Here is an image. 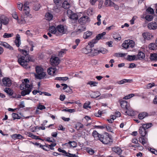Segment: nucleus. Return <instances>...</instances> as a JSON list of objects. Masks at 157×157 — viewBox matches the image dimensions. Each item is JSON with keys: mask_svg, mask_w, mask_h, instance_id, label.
Masks as SVG:
<instances>
[{"mask_svg": "<svg viewBox=\"0 0 157 157\" xmlns=\"http://www.w3.org/2000/svg\"><path fill=\"white\" fill-rule=\"evenodd\" d=\"M66 156H67L68 157H78L75 154H72L70 153H67V155H66Z\"/></svg>", "mask_w": 157, "mask_h": 157, "instance_id": "61", "label": "nucleus"}, {"mask_svg": "<svg viewBox=\"0 0 157 157\" xmlns=\"http://www.w3.org/2000/svg\"><path fill=\"white\" fill-rule=\"evenodd\" d=\"M87 152L90 155H93L94 154V151L92 149L90 148L87 149Z\"/></svg>", "mask_w": 157, "mask_h": 157, "instance_id": "58", "label": "nucleus"}, {"mask_svg": "<svg viewBox=\"0 0 157 157\" xmlns=\"http://www.w3.org/2000/svg\"><path fill=\"white\" fill-rule=\"evenodd\" d=\"M137 18V17L136 16H134L132 19L130 21V22L131 24L132 25H133L134 24V21L135 19H136Z\"/></svg>", "mask_w": 157, "mask_h": 157, "instance_id": "64", "label": "nucleus"}, {"mask_svg": "<svg viewBox=\"0 0 157 157\" xmlns=\"http://www.w3.org/2000/svg\"><path fill=\"white\" fill-rule=\"evenodd\" d=\"M132 79H124L119 81L118 82V83L119 84H122L127 82L131 83L132 82Z\"/></svg>", "mask_w": 157, "mask_h": 157, "instance_id": "26", "label": "nucleus"}, {"mask_svg": "<svg viewBox=\"0 0 157 157\" xmlns=\"http://www.w3.org/2000/svg\"><path fill=\"white\" fill-rule=\"evenodd\" d=\"M135 45L134 41L132 40H126L122 44V46L125 49L128 48H133Z\"/></svg>", "mask_w": 157, "mask_h": 157, "instance_id": "6", "label": "nucleus"}, {"mask_svg": "<svg viewBox=\"0 0 157 157\" xmlns=\"http://www.w3.org/2000/svg\"><path fill=\"white\" fill-rule=\"evenodd\" d=\"M90 104V101H88L87 102L85 103L83 105V108L84 109H86L88 108H90V107L89 105Z\"/></svg>", "mask_w": 157, "mask_h": 157, "instance_id": "50", "label": "nucleus"}, {"mask_svg": "<svg viewBox=\"0 0 157 157\" xmlns=\"http://www.w3.org/2000/svg\"><path fill=\"white\" fill-rule=\"evenodd\" d=\"M11 137L12 138L14 139H20L22 137L20 134H14L11 135Z\"/></svg>", "mask_w": 157, "mask_h": 157, "instance_id": "37", "label": "nucleus"}, {"mask_svg": "<svg viewBox=\"0 0 157 157\" xmlns=\"http://www.w3.org/2000/svg\"><path fill=\"white\" fill-rule=\"evenodd\" d=\"M19 50L24 55L21 56L18 59V63L23 67L25 68H28L30 67L28 64L27 61V51L24 49H19Z\"/></svg>", "mask_w": 157, "mask_h": 157, "instance_id": "3", "label": "nucleus"}, {"mask_svg": "<svg viewBox=\"0 0 157 157\" xmlns=\"http://www.w3.org/2000/svg\"><path fill=\"white\" fill-rule=\"evenodd\" d=\"M12 116L14 120L19 119L20 118V116H19L18 114L16 113H13L12 114Z\"/></svg>", "mask_w": 157, "mask_h": 157, "instance_id": "52", "label": "nucleus"}, {"mask_svg": "<svg viewBox=\"0 0 157 157\" xmlns=\"http://www.w3.org/2000/svg\"><path fill=\"white\" fill-rule=\"evenodd\" d=\"M36 70L37 74L35 75L36 77L38 79H42L45 76L46 74L43 71V69L40 67L37 66L36 67Z\"/></svg>", "mask_w": 157, "mask_h": 157, "instance_id": "5", "label": "nucleus"}, {"mask_svg": "<svg viewBox=\"0 0 157 157\" xmlns=\"http://www.w3.org/2000/svg\"><path fill=\"white\" fill-rule=\"evenodd\" d=\"M126 59L129 61L137 60V59H136V56L134 55L133 56L128 55Z\"/></svg>", "mask_w": 157, "mask_h": 157, "instance_id": "29", "label": "nucleus"}, {"mask_svg": "<svg viewBox=\"0 0 157 157\" xmlns=\"http://www.w3.org/2000/svg\"><path fill=\"white\" fill-rule=\"evenodd\" d=\"M154 13V10H146V16L145 18L147 21H151L153 18V16L152 15H149L148 14H153Z\"/></svg>", "mask_w": 157, "mask_h": 157, "instance_id": "10", "label": "nucleus"}, {"mask_svg": "<svg viewBox=\"0 0 157 157\" xmlns=\"http://www.w3.org/2000/svg\"><path fill=\"white\" fill-rule=\"evenodd\" d=\"M12 17L13 18L17 20V21L18 20V16L17 13L15 12H14L12 14Z\"/></svg>", "mask_w": 157, "mask_h": 157, "instance_id": "57", "label": "nucleus"}, {"mask_svg": "<svg viewBox=\"0 0 157 157\" xmlns=\"http://www.w3.org/2000/svg\"><path fill=\"white\" fill-rule=\"evenodd\" d=\"M145 40H149L153 37V36L151 33L148 32H145L143 33L142 35Z\"/></svg>", "mask_w": 157, "mask_h": 157, "instance_id": "13", "label": "nucleus"}, {"mask_svg": "<svg viewBox=\"0 0 157 157\" xmlns=\"http://www.w3.org/2000/svg\"><path fill=\"white\" fill-rule=\"evenodd\" d=\"M62 6L65 9H68L72 8L74 6L73 3L72 1H65L63 3Z\"/></svg>", "mask_w": 157, "mask_h": 157, "instance_id": "8", "label": "nucleus"}, {"mask_svg": "<svg viewBox=\"0 0 157 157\" xmlns=\"http://www.w3.org/2000/svg\"><path fill=\"white\" fill-rule=\"evenodd\" d=\"M1 43H0V45H2L4 47L8 48L10 50H13V48L10 46L9 44H8L6 42H1Z\"/></svg>", "mask_w": 157, "mask_h": 157, "instance_id": "23", "label": "nucleus"}, {"mask_svg": "<svg viewBox=\"0 0 157 157\" xmlns=\"http://www.w3.org/2000/svg\"><path fill=\"white\" fill-rule=\"evenodd\" d=\"M148 116V113L146 112H143L139 113L138 115V117L140 119H142Z\"/></svg>", "mask_w": 157, "mask_h": 157, "instance_id": "25", "label": "nucleus"}, {"mask_svg": "<svg viewBox=\"0 0 157 157\" xmlns=\"http://www.w3.org/2000/svg\"><path fill=\"white\" fill-rule=\"evenodd\" d=\"M13 36V33H4L3 36L4 38H8Z\"/></svg>", "mask_w": 157, "mask_h": 157, "instance_id": "41", "label": "nucleus"}, {"mask_svg": "<svg viewBox=\"0 0 157 157\" xmlns=\"http://www.w3.org/2000/svg\"><path fill=\"white\" fill-rule=\"evenodd\" d=\"M150 59L153 60H157V54L156 53L151 54L150 55Z\"/></svg>", "mask_w": 157, "mask_h": 157, "instance_id": "42", "label": "nucleus"}, {"mask_svg": "<svg viewBox=\"0 0 157 157\" xmlns=\"http://www.w3.org/2000/svg\"><path fill=\"white\" fill-rule=\"evenodd\" d=\"M17 6L19 10H22L23 7V4L21 2H19L18 3Z\"/></svg>", "mask_w": 157, "mask_h": 157, "instance_id": "62", "label": "nucleus"}, {"mask_svg": "<svg viewBox=\"0 0 157 157\" xmlns=\"http://www.w3.org/2000/svg\"><path fill=\"white\" fill-rule=\"evenodd\" d=\"M56 68L54 67L53 68L50 67V75L54 76L56 75Z\"/></svg>", "mask_w": 157, "mask_h": 157, "instance_id": "32", "label": "nucleus"}, {"mask_svg": "<svg viewBox=\"0 0 157 157\" xmlns=\"http://www.w3.org/2000/svg\"><path fill=\"white\" fill-rule=\"evenodd\" d=\"M134 96V94H129L125 96V97H124L123 98V99H129L131 98L132 97H133Z\"/></svg>", "mask_w": 157, "mask_h": 157, "instance_id": "51", "label": "nucleus"}, {"mask_svg": "<svg viewBox=\"0 0 157 157\" xmlns=\"http://www.w3.org/2000/svg\"><path fill=\"white\" fill-rule=\"evenodd\" d=\"M149 48L151 50H154L157 48V46L155 43H151L149 44Z\"/></svg>", "mask_w": 157, "mask_h": 157, "instance_id": "36", "label": "nucleus"}, {"mask_svg": "<svg viewBox=\"0 0 157 157\" xmlns=\"http://www.w3.org/2000/svg\"><path fill=\"white\" fill-rule=\"evenodd\" d=\"M60 62V60L59 58L56 56H52L50 59V63L53 67L58 65Z\"/></svg>", "mask_w": 157, "mask_h": 157, "instance_id": "7", "label": "nucleus"}, {"mask_svg": "<svg viewBox=\"0 0 157 157\" xmlns=\"http://www.w3.org/2000/svg\"><path fill=\"white\" fill-rule=\"evenodd\" d=\"M67 14L68 17L71 19L73 20H77L78 19L77 15L73 12L72 10H67Z\"/></svg>", "mask_w": 157, "mask_h": 157, "instance_id": "9", "label": "nucleus"}, {"mask_svg": "<svg viewBox=\"0 0 157 157\" xmlns=\"http://www.w3.org/2000/svg\"><path fill=\"white\" fill-rule=\"evenodd\" d=\"M58 150L59 152L63 153V154L62 155L64 156H66V155H67V153L65 150L62 149H61L59 148L58 149Z\"/></svg>", "mask_w": 157, "mask_h": 157, "instance_id": "49", "label": "nucleus"}, {"mask_svg": "<svg viewBox=\"0 0 157 157\" xmlns=\"http://www.w3.org/2000/svg\"><path fill=\"white\" fill-rule=\"evenodd\" d=\"M92 35V33L90 32H87L84 33L83 35V37L85 39L88 38Z\"/></svg>", "mask_w": 157, "mask_h": 157, "instance_id": "31", "label": "nucleus"}, {"mask_svg": "<svg viewBox=\"0 0 157 157\" xmlns=\"http://www.w3.org/2000/svg\"><path fill=\"white\" fill-rule=\"evenodd\" d=\"M17 21L20 24H24L26 22L25 21V20L24 18L23 17L21 18L20 20H18Z\"/></svg>", "mask_w": 157, "mask_h": 157, "instance_id": "60", "label": "nucleus"}, {"mask_svg": "<svg viewBox=\"0 0 157 157\" xmlns=\"http://www.w3.org/2000/svg\"><path fill=\"white\" fill-rule=\"evenodd\" d=\"M127 53H116L115 56L117 57H123L126 56Z\"/></svg>", "mask_w": 157, "mask_h": 157, "instance_id": "48", "label": "nucleus"}, {"mask_svg": "<svg viewBox=\"0 0 157 157\" xmlns=\"http://www.w3.org/2000/svg\"><path fill=\"white\" fill-rule=\"evenodd\" d=\"M100 136V140L103 144H111L113 142L112 137L107 133L102 134Z\"/></svg>", "mask_w": 157, "mask_h": 157, "instance_id": "4", "label": "nucleus"}, {"mask_svg": "<svg viewBox=\"0 0 157 157\" xmlns=\"http://www.w3.org/2000/svg\"><path fill=\"white\" fill-rule=\"evenodd\" d=\"M29 136L30 137L32 138L33 139H40H40L38 138V136H35L33 135L32 133H29Z\"/></svg>", "mask_w": 157, "mask_h": 157, "instance_id": "54", "label": "nucleus"}, {"mask_svg": "<svg viewBox=\"0 0 157 157\" xmlns=\"http://www.w3.org/2000/svg\"><path fill=\"white\" fill-rule=\"evenodd\" d=\"M52 143L50 144V149L51 150H53L54 149L53 147H55L56 145V144L55 142H53L52 140H50V143Z\"/></svg>", "mask_w": 157, "mask_h": 157, "instance_id": "44", "label": "nucleus"}, {"mask_svg": "<svg viewBox=\"0 0 157 157\" xmlns=\"http://www.w3.org/2000/svg\"><path fill=\"white\" fill-rule=\"evenodd\" d=\"M105 5L107 6H112L114 4L113 2L110 0H105Z\"/></svg>", "mask_w": 157, "mask_h": 157, "instance_id": "33", "label": "nucleus"}, {"mask_svg": "<svg viewBox=\"0 0 157 157\" xmlns=\"http://www.w3.org/2000/svg\"><path fill=\"white\" fill-rule=\"evenodd\" d=\"M69 78L67 77H56L55 78V79L59 81H66Z\"/></svg>", "mask_w": 157, "mask_h": 157, "instance_id": "46", "label": "nucleus"}, {"mask_svg": "<svg viewBox=\"0 0 157 157\" xmlns=\"http://www.w3.org/2000/svg\"><path fill=\"white\" fill-rule=\"evenodd\" d=\"M155 86V84L154 83H149L147 85V89H149L152 88L153 86Z\"/></svg>", "mask_w": 157, "mask_h": 157, "instance_id": "56", "label": "nucleus"}, {"mask_svg": "<svg viewBox=\"0 0 157 157\" xmlns=\"http://www.w3.org/2000/svg\"><path fill=\"white\" fill-rule=\"evenodd\" d=\"M0 20L2 24L3 25H7L8 24L9 21V19L4 15L2 16Z\"/></svg>", "mask_w": 157, "mask_h": 157, "instance_id": "15", "label": "nucleus"}, {"mask_svg": "<svg viewBox=\"0 0 157 157\" xmlns=\"http://www.w3.org/2000/svg\"><path fill=\"white\" fill-rule=\"evenodd\" d=\"M98 51L99 53H101L102 54H105L107 52V50L103 48H101Z\"/></svg>", "mask_w": 157, "mask_h": 157, "instance_id": "53", "label": "nucleus"}, {"mask_svg": "<svg viewBox=\"0 0 157 157\" xmlns=\"http://www.w3.org/2000/svg\"><path fill=\"white\" fill-rule=\"evenodd\" d=\"M103 3V1L102 0L99 1L98 8L99 9L101 8L102 5Z\"/></svg>", "mask_w": 157, "mask_h": 157, "instance_id": "63", "label": "nucleus"}, {"mask_svg": "<svg viewBox=\"0 0 157 157\" xmlns=\"http://www.w3.org/2000/svg\"><path fill=\"white\" fill-rule=\"evenodd\" d=\"M79 23L82 25L86 24L90 21V18L87 16H84L78 20Z\"/></svg>", "mask_w": 157, "mask_h": 157, "instance_id": "11", "label": "nucleus"}, {"mask_svg": "<svg viewBox=\"0 0 157 157\" xmlns=\"http://www.w3.org/2000/svg\"><path fill=\"white\" fill-rule=\"evenodd\" d=\"M120 104L121 107L124 109H128L129 106V104L125 100H122L120 102Z\"/></svg>", "mask_w": 157, "mask_h": 157, "instance_id": "17", "label": "nucleus"}, {"mask_svg": "<svg viewBox=\"0 0 157 157\" xmlns=\"http://www.w3.org/2000/svg\"><path fill=\"white\" fill-rule=\"evenodd\" d=\"M152 126V124L151 123L143 124L142 125V127L144 128L146 130L151 127Z\"/></svg>", "mask_w": 157, "mask_h": 157, "instance_id": "34", "label": "nucleus"}, {"mask_svg": "<svg viewBox=\"0 0 157 157\" xmlns=\"http://www.w3.org/2000/svg\"><path fill=\"white\" fill-rule=\"evenodd\" d=\"M4 91L10 96L12 95L13 94L12 90L10 88H6L4 89Z\"/></svg>", "mask_w": 157, "mask_h": 157, "instance_id": "38", "label": "nucleus"}, {"mask_svg": "<svg viewBox=\"0 0 157 157\" xmlns=\"http://www.w3.org/2000/svg\"><path fill=\"white\" fill-rule=\"evenodd\" d=\"M2 83L4 85L9 87L11 85V81L10 79L8 78H4L2 80Z\"/></svg>", "mask_w": 157, "mask_h": 157, "instance_id": "12", "label": "nucleus"}, {"mask_svg": "<svg viewBox=\"0 0 157 157\" xmlns=\"http://www.w3.org/2000/svg\"><path fill=\"white\" fill-rule=\"evenodd\" d=\"M112 150L118 155H120L122 152V150L121 148L118 147H113Z\"/></svg>", "mask_w": 157, "mask_h": 157, "instance_id": "21", "label": "nucleus"}, {"mask_svg": "<svg viewBox=\"0 0 157 157\" xmlns=\"http://www.w3.org/2000/svg\"><path fill=\"white\" fill-rule=\"evenodd\" d=\"M29 2H25L24 5H23V7L24 8L23 10H27V9H29Z\"/></svg>", "mask_w": 157, "mask_h": 157, "instance_id": "35", "label": "nucleus"}, {"mask_svg": "<svg viewBox=\"0 0 157 157\" xmlns=\"http://www.w3.org/2000/svg\"><path fill=\"white\" fill-rule=\"evenodd\" d=\"M50 32L53 34H55L57 32V30L56 27L54 26L50 27Z\"/></svg>", "mask_w": 157, "mask_h": 157, "instance_id": "40", "label": "nucleus"}, {"mask_svg": "<svg viewBox=\"0 0 157 157\" xmlns=\"http://www.w3.org/2000/svg\"><path fill=\"white\" fill-rule=\"evenodd\" d=\"M101 95L100 92L98 91L94 92L92 95V98H96L99 97Z\"/></svg>", "mask_w": 157, "mask_h": 157, "instance_id": "39", "label": "nucleus"}, {"mask_svg": "<svg viewBox=\"0 0 157 157\" xmlns=\"http://www.w3.org/2000/svg\"><path fill=\"white\" fill-rule=\"evenodd\" d=\"M20 38V35L19 34H17L16 35V40H15V43L17 47H19L21 44Z\"/></svg>", "mask_w": 157, "mask_h": 157, "instance_id": "22", "label": "nucleus"}, {"mask_svg": "<svg viewBox=\"0 0 157 157\" xmlns=\"http://www.w3.org/2000/svg\"><path fill=\"white\" fill-rule=\"evenodd\" d=\"M147 27L150 29H157V24L155 22L149 23L147 25Z\"/></svg>", "mask_w": 157, "mask_h": 157, "instance_id": "16", "label": "nucleus"}, {"mask_svg": "<svg viewBox=\"0 0 157 157\" xmlns=\"http://www.w3.org/2000/svg\"><path fill=\"white\" fill-rule=\"evenodd\" d=\"M106 33L103 32L101 33L98 35L96 36V38L93 40L91 41L88 43V45L86 48H83L82 49V52L85 54L90 53L91 52V48L94 47V44L96 43L98 40L101 39L103 36L105 35Z\"/></svg>", "mask_w": 157, "mask_h": 157, "instance_id": "1", "label": "nucleus"}, {"mask_svg": "<svg viewBox=\"0 0 157 157\" xmlns=\"http://www.w3.org/2000/svg\"><path fill=\"white\" fill-rule=\"evenodd\" d=\"M139 141L144 145L147 142V139L146 138H144V137L141 136L140 137Z\"/></svg>", "mask_w": 157, "mask_h": 157, "instance_id": "24", "label": "nucleus"}, {"mask_svg": "<svg viewBox=\"0 0 157 157\" xmlns=\"http://www.w3.org/2000/svg\"><path fill=\"white\" fill-rule=\"evenodd\" d=\"M127 110L125 111V113L126 114H127L129 116H134L135 113L134 111L132 109H127Z\"/></svg>", "mask_w": 157, "mask_h": 157, "instance_id": "27", "label": "nucleus"}, {"mask_svg": "<svg viewBox=\"0 0 157 157\" xmlns=\"http://www.w3.org/2000/svg\"><path fill=\"white\" fill-rule=\"evenodd\" d=\"M27 61L28 62L29 61L34 62V59L33 58L32 56L30 57L28 54V52H27Z\"/></svg>", "mask_w": 157, "mask_h": 157, "instance_id": "55", "label": "nucleus"}, {"mask_svg": "<svg viewBox=\"0 0 157 157\" xmlns=\"http://www.w3.org/2000/svg\"><path fill=\"white\" fill-rule=\"evenodd\" d=\"M90 54L93 56H96L99 54V51L94 49H91Z\"/></svg>", "mask_w": 157, "mask_h": 157, "instance_id": "30", "label": "nucleus"}, {"mask_svg": "<svg viewBox=\"0 0 157 157\" xmlns=\"http://www.w3.org/2000/svg\"><path fill=\"white\" fill-rule=\"evenodd\" d=\"M147 132V130H146L142 127H140L139 129V132L142 137H144L145 136H146Z\"/></svg>", "mask_w": 157, "mask_h": 157, "instance_id": "14", "label": "nucleus"}, {"mask_svg": "<svg viewBox=\"0 0 157 157\" xmlns=\"http://www.w3.org/2000/svg\"><path fill=\"white\" fill-rule=\"evenodd\" d=\"M102 134H99L97 131L94 130L92 132V136L96 140H99Z\"/></svg>", "mask_w": 157, "mask_h": 157, "instance_id": "20", "label": "nucleus"}, {"mask_svg": "<svg viewBox=\"0 0 157 157\" xmlns=\"http://www.w3.org/2000/svg\"><path fill=\"white\" fill-rule=\"evenodd\" d=\"M86 28V27L85 26L79 25L78 27V29L76 30V32L80 33L82 31H85Z\"/></svg>", "mask_w": 157, "mask_h": 157, "instance_id": "28", "label": "nucleus"}, {"mask_svg": "<svg viewBox=\"0 0 157 157\" xmlns=\"http://www.w3.org/2000/svg\"><path fill=\"white\" fill-rule=\"evenodd\" d=\"M62 111L68 112L70 113H72L75 112V110L74 109H68L67 108H66L65 109L62 110Z\"/></svg>", "mask_w": 157, "mask_h": 157, "instance_id": "47", "label": "nucleus"}, {"mask_svg": "<svg viewBox=\"0 0 157 157\" xmlns=\"http://www.w3.org/2000/svg\"><path fill=\"white\" fill-rule=\"evenodd\" d=\"M57 30L58 32L61 34V35L65 33V28L62 25H59L57 27Z\"/></svg>", "mask_w": 157, "mask_h": 157, "instance_id": "18", "label": "nucleus"}, {"mask_svg": "<svg viewBox=\"0 0 157 157\" xmlns=\"http://www.w3.org/2000/svg\"><path fill=\"white\" fill-rule=\"evenodd\" d=\"M136 56V59L141 60L144 59L145 57V55L144 53L142 52H140L138 53Z\"/></svg>", "mask_w": 157, "mask_h": 157, "instance_id": "19", "label": "nucleus"}, {"mask_svg": "<svg viewBox=\"0 0 157 157\" xmlns=\"http://www.w3.org/2000/svg\"><path fill=\"white\" fill-rule=\"evenodd\" d=\"M106 128L107 130L110 132H112V128L111 127L109 126L104 125V128Z\"/></svg>", "mask_w": 157, "mask_h": 157, "instance_id": "59", "label": "nucleus"}, {"mask_svg": "<svg viewBox=\"0 0 157 157\" xmlns=\"http://www.w3.org/2000/svg\"><path fill=\"white\" fill-rule=\"evenodd\" d=\"M68 144L70 145L71 147H75L77 146V143L75 141H69Z\"/></svg>", "mask_w": 157, "mask_h": 157, "instance_id": "45", "label": "nucleus"}, {"mask_svg": "<svg viewBox=\"0 0 157 157\" xmlns=\"http://www.w3.org/2000/svg\"><path fill=\"white\" fill-rule=\"evenodd\" d=\"M87 84L90 85L91 86H97L98 82L95 81H90L88 82L87 83Z\"/></svg>", "mask_w": 157, "mask_h": 157, "instance_id": "43", "label": "nucleus"}, {"mask_svg": "<svg viewBox=\"0 0 157 157\" xmlns=\"http://www.w3.org/2000/svg\"><path fill=\"white\" fill-rule=\"evenodd\" d=\"M29 83V80L28 79H25L20 86L21 90H23L21 93L23 96L29 94L32 91L33 86L32 84H28Z\"/></svg>", "mask_w": 157, "mask_h": 157, "instance_id": "2", "label": "nucleus"}]
</instances>
